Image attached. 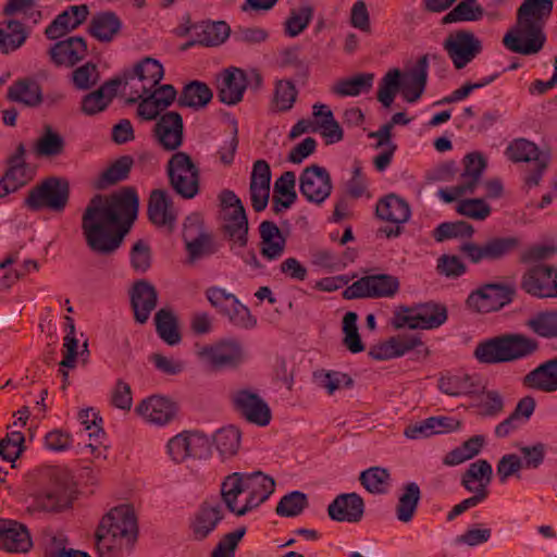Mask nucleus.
Instances as JSON below:
<instances>
[{"label": "nucleus", "instance_id": "c03bdc74", "mask_svg": "<svg viewBox=\"0 0 557 557\" xmlns=\"http://www.w3.org/2000/svg\"><path fill=\"white\" fill-rule=\"evenodd\" d=\"M421 495L420 486L416 482H408L401 486L395 507L396 518L400 522L408 523L413 519Z\"/></svg>", "mask_w": 557, "mask_h": 557}, {"label": "nucleus", "instance_id": "79ce46f5", "mask_svg": "<svg viewBox=\"0 0 557 557\" xmlns=\"http://www.w3.org/2000/svg\"><path fill=\"white\" fill-rule=\"evenodd\" d=\"M223 233L233 245L239 248L248 243V218L244 207L227 211L224 214Z\"/></svg>", "mask_w": 557, "mask_h": 557}, {"label": "nucleus", "instance_id": "473e14b6", "mask_svg": "<svg viewBox=\"0 0 557 557\" xmlns=\"http://www.w3.org/2000/svg\"><path fill=\"white\" fill-rule=\"evenodd\" d=\"M163 76L164 69L162 64L151 57H146L134 65L132 72H125L123 77L120 78L123 79L122 84L124 85H127L131 79L138 78L141 83L140 89H138L139 92H148L159 85Z\"/></svg>", "mask_w": 557, "mask_h": 557}, {"label": "nucleus", "instance_id": "69168bd1", "mask_svg": "<svg viewBox=\"0 0 557 557\" xmlns=\"http://www.w3.org/2000/svg\"><path fill=\"white\" fill-rule=\"evenodd\" d=\"M400 70L394 69L389 70L381 79L377 90V100L385 108H389L392 106L396 94L400 90Z\"/></svg>", "mask_w": 557, "mask_h": 557}, {"label": "nucleus", "instance_id": "c85d7f7f", "mask_svg": "<svg viewBox=\"0 0 557 557\" xmlns=\"http://www.w3.org/2000/svg\"><path fill=\"white\" fill-rule=\"evenodd\" d=\"M429 70V55L424 54L417 61L416 65L409 71L401 73L400 90L404 99L413 103L418 101L424 92Z\"/></svg>", "mask_w": 557, "mask_h": 557}, {"label": "nucleus", "instance_id": "052dcab7", "mask_svg": "<svg viewBox=\"0 0 557 557\" xmlns=\"http://www.w3.org/2000/svg\"><path fill=\"white\" fill-rule=\"evenodd\" d=\"M314 9L310 4H304L298 9H292L284 22V33L290 38L300 35L313 18Z\"/></svg>", "mask_w": 557, "mask_h": 557}, {"label": "nucleus", "instance_id": "72a5a7b5", "mask_svg": "<svg viewBox=\"0 0 557 557\" xmlns=\"http://www.w3.org/2000/svg\"><path fill=\"white\" fill-rule=\"evenodd\" d=\"M32 540L25 525L14 520L0 519V548L9 553H26Z\"/></svg>", "mask_w": 557, "mask_h": 557}, {"label": "nucleus", "instance_id": "dca6fc26", "mask_svg": "<svg viewBox=\"0 0 557 557\" xmlns=\"http://www.w3.org/2000/svg\"><path fill=\"white\" fill-rule=\"evenodd\" d=\"M332 189V178L325 168L311 164L300 173L299 191L308 202L322 205L330 197Z\"/></svg>", "mask_w": 557, "mask_h": 557}, {"label": "nucleus", "instance_id": "a211bd4d", "mask_svg": "<svg viewBox=\"0 0 557 557\" xmlns=\"http://www.w3.org/2000/svg\"><path fill=\"white\" fill-rule=\"evenodd\" d=\"M515 289L500 283H488L473 290L467 299L470 308L478 312L497 311L512 301Z\"/></svg>", "mask_w": 557, "mask_h": 557}, {"label": "nucleus", "instance_id": "338daca9", "mask_svg": "<svg viewBox=\"0 0 557 557\" xmlns=\"http://www.w3.org/2000/svg\"><path fill=\"white\" fill-rule=\"evenodd\" d=\"M308 505V497L305 493L293 491L281 498L275 512L281 517H297Z\"/></svg>", "mask_w": 557, "mask_h": 557}, {"label": "nucleus", "instance_id": "0eeeda50", "mask_svg": "<svg viewBox=\"0 0 557 557\" xmlns=\"http://www.w3.org/2000/svg\"><path fill=\"white\" fill-rule=\"evenodd\" d=\"M447 320V310L443 305L426 302L416 308L396 311L393 325L395 329L408 326L411 330H431L441 326Z\"/></svg>", "mask_w": 557, "mask_h": 557}, {"label": "nucleus", "instance_id": "a18cd8bd", "mask_svg": "<svg viewBox=\"0 0 557 557\" xmlns=\"http://www.w3.org/2000/svg\"><path fill=\"white\" fill-rule=\"evenodd\" d=\"M462 163V182L459 189L473 194L486 168V159L480 152H471L465 156Z\"/></svg>", "mask_w": 557, "mask_h": 557}, {"label": "nucleus", "instance_id": "6e6552de", "mask_svg": "<svg viewBox=\"0 0 557 557\" xmlns=\"http://www.w3.org/2000/svg\"><path fill=\"white\" fill-rule=\"evenodd\" d=\"M206 296L211 306L226 317L234 326L244 330H250L256 326L257 319L251 314L248 307L243 305L234 294L214 286L206 290Z\"/></svg>", "mask_w": 557, "mask_h": 557}, {"label": "nucleus", "instance_id": "4be33fe9", "mask_svg": "<svg viewBox=\"0 0 557 557\" xmlns=\"http://www.w3.org/2000/svg\"><path fill=\"white\" fill-rule=\"evenodd\" d=\"M183 117L178 112L170 111L159 119L153 127V136L158 144L166 151H174L183 145Z\"/></svg>", "mask_w": 557, "mask_h": 557}, {"label": "nucleus", "instance_id": "bb28decb", "mask_svg": "<svg viewBox=\"0 0 557 557\" xmlns=\"http://www.w3.org/2000/svg\"><path fill=\"white\" fill-rule=\"evenodd\" d=\"M177 408L173 401L162 396H150L143 399L135 408V412L144 421L154 425H165L176 416Z\"/></svg>", "mask_w": 557, "mask_h": 557}, {"label": "nucleus", "instance_id": "ea45409f", "mask_svg": "<svg viewBox=\"0 0 557 557\" xmlns=\"http://www.w3.org/2000/svg\"><path fill=\"white\" fill-rule=\"evenodd\" d=\"M231 28L227 23L202 22L194 27L195 39L186 46L199 45L203 47H216L222 45L230 36Z\"/></svg>", "mask_w": 557, "mask_h": 557}, {"label": "nucleus", "instance_id": "a19ab883", "mask_svg": "<svg viewBox=\"0 0 557 557\" xmlns=\"http://www.w3.org/2000/svg\"><path fill=\"white\" fill-rule=\"evenodd\" d=\"M122 28V21L113 11L95 14L89 23L88 33L101 42H111Z\"/></svg>", "mask_w": 557, "mask_h": 557}, {"label": "nucleus", "instance_id": "393cba45", "mask_svg": "<svg viewBox=\"0 0 557 557\" xmlns=\"http://www.w3.org/2000/svg\"><path fill=\"white\" fill-rule=\"evenodd\" d=\"M270 164L265 160L259 159L252 164L249 183L251 207L256 212H261L267 208L270 199Z\"/></svg>", "mask_w": 557, "mask_h": 557}, {"label": "nucleus", "instance_id": "9d476101", "mask_svg": "<svg viewBox=\"0 0 557 557\" xmlns=\"http://www.w3.org/2000/svg\"><path fill=\"white\" fill-rule=\"evenodd\" d=\"M25 157V145L20 143L15 151L7 158L5 170L0 178V198L17 191L34 178L35 171Z\"/></svg>", "mask_w": 557, "mask_h": 557}, {"label": "nucleus", "instance_id": "680f3d73", "mask_svg": "<svg viewBox=\"0 0 557 557\" xmlns=\"http://www.w3.org/2000/svg\"><path fill=\"white\" fill-rule=\"evenodd\" d=\"M313 379L319 387L326 389L329 395L342 388H351L355 383L350 375L339 371H315Z\"/></svg>", "mask_w": 557, "mask_h": 557}, {"label": "nucleus", "instance_id": "4468645a", "mask_svg": "<svg viewBox=\"0 0 557 557\" xmlns=\"http://www.w3.org/2000/svg\"><path fill=\"white\" fill-rule=\"evenodd\" d=\"M443 47L457 70L466 67L482 52V41L468 29L450 33Z\"/></svg>", "mask_w": 557, "mask_h": 557}, {"label": "nucleus", "instance_id": "4d7b16f0", "mask_svg": "<svg viewBox=\"0 0 557 557\" xmlns=\"http://www.w3.org/2000/svg\"><path fill=\"white\" fill-rule=\"evenodd\" d=\"M242 433L234 426L228 425L218 430L213 436V444L223 459L237 454L240 446Z\"/></svg>", "mask_w": 557, "mask_h": 557}, {"label": "nucleus", "instance_id": "2f4dec72", "mask_svg": "<svg viewBox=\"0 0 557 557\" xmlns=\"http://www.w3.org/2000/svg\"><path fill=\"white\" fill-rule=\"evenodd\" d=\"M148 218L158 227L173 231L176 223V212L172 199L165 190L154 189L151 191L148 201Z\"/></svg>", "mask_w": 557, "mask_h": 557}, {"label": "nucleus", "instance_id": "9b49d317", "mask_svg": "<svg viewBox=\"0 0 557 557\" xmlns=\"http://www.w3.org/2000/svg\"><path fill=\"white\" fill-rule=\"evenodd\" d=\"M135 96L127 99V103H136L137 115L145 121L157 120L176 99L177 91L171 84L158 85L148 92L134 91Z\"/></svg>", "mask_w": 557, "mask_h": 557}, {"label": "nucleus", "instance_id": "7c9ffc66", "mask_svg": "<svg viewBox=\"0 0 557 557\" xmlns=\"http://www.w3.org/2000/svg\"><path fill=\"white\" fill-rule=\"evenodd\" d=\"M438 388L448 396H474L485 391V384L479 374H453L438 380Z\"/></svg>", "mask_w": 557, "mask_h": 557}, {"label": "nucleus", "instance_id": "a878e982", "mask_svg": "<svg viewBox=\"0 0 557 557\" xmlns=\"http://www.w3.org/2000/svg\"><path fill=\"white\" fill-rule=\"evenodd\" d=\"M87 42L81 36H71L50 47L48 53L57 66L73 67L87 55Z\"/></svg>", "mask_w": 557, "mask_h": 557}, {"label": "nucleus", "instance_id": "6ab92c4d", "mask_svg": "<svg viewBox=\"0 0 557 557\" xmlns=\"http://www.w3.org/2000/svg\"><path fill=\"white\" fill-rule=\"evenodd\" d=\"M198 355L213 370L237 368L245 359L242 345L235 341H224L215 345L205 346Z\"/></svg>", "mask_w": 557, "mask_h": 557}, {"label": "nucleus", "instance_id": "f03ea898", "mask_svg": "<svg viewBox=\"0 0 557 557\" xmlns=\"http://www.w3.org/2000/svg\"><path fill=\"white\" fill-rule=\"evenodd\" d=\"M137 520L129 506L111 509L102 517L96 531V547L100 557H121L137 539Z\"/></svg>", "mask_w": 557, "mask_h": 557}, {"label": "nucleus", "instance_id": "4c0bfd02", "mask_svg": "<svg viewBox=\"0 0 557 557\" xmlns=\"http://www.w3.org/2000/svg\"><path fill=\"white\" fill-rule=\"evenodd\" d=\"M260 253L269 261L280 259L286 247V238L272 221H262L259 225Z\"/></svg>", "mask_w": 557, "mask_h": 557}, {"label": "nucleus", "instance_id": "5fc2aeb1", "mask_svg": "<svg viewBox=\"0 0 557 557\" xmlns=\"http://www.w3.org/2000/svg\"><path fill=\"white\" fill-rule=\"evenodd\" d=\"M245 473L234 472L227 475L221 484V497L226 508L237 516L240 507H237V497L247 492L245 487Z\"/></svg>", "mask_w": 557, "mask_h": 557}, {"label": "nucleus", "instance_id": "de8ad7c7", "mask_svg": "<svg viewBox=\"0 0 557 557\" xmlns=\"http://www.w3.org/2000/svg\"><path fill=\"white\" fill-rule=\"evenodd\" d=\"M134 160L131 156H122L111 163L96 180L97 189H107L128 177Z\"/></svg>", "mask_w": 557, "mask_h": 557}, {"label": "nucleus", "instance_id": "cd10ccee", "mask_svg": "<svg viewBox=\"0 0 557 557\" xmlns=\"http://www.w3.org/2000/svg\"><path fill=\"white\" fill-rule=\"evenodd\" d=\"M129 297L135 321L139 324L146 323L158 304L156 287L146 280L137 281L129 292Z\"/></svg>", "mask_w": 557, "mask_h": 557}, {"label": "nucleus", "instance_id": "3c124183", "mask_svg": "<svg viewBox=\"0 0 557 557\" xmlns=\"http://www.w3.org/2000/svg\"><path fill=\"white\" fill-rule=\"evenodd\" d=\"M27 38L28 32H26L22 22L9 21L5 24V29L0 24V51L3 54H9L21 48Z\"/></svg>", "mask_w": 557, "mask_h": 557}, {"label": "nucleus", "instance_id": "423d86ee", "mask_svg": "<svg viewBox=\"0 0 557 557\" xmlns=\"http://www.w3.org/2000/svg\"><path fill=\"white\" fill-rule=\"evenodd\" d=\"M166 173L170 185L184 199H191L199 193L200 172L190 156L177 151L168 161Z\"/></svg>", "mask_w": 557, "mask_h": 557}, {"label": "nucleus", "instance_id": "49530a36", "mask_svg": "<svg viewBox=\"0 0 557 557\" xmlns=\"http://www.w3.org/2000/svg\"><path fill=\"white\" fill-rule=\"evenodd\" d=\"M528 384L542 392L557 391V357L545 361L527 376Z\"/></svg>", "mask_w": 557, "mask_h": 557}, {"label": "nucleus", "instance_id": "f704fd0d", "mask_svg": "<svg viewBox=\"0 0 557 557\" xmlns=\"http://www.w3.org/2000/svg\"><path fill=\"white\" fill-rule=\"evenodd\" d=\"M7 99L26 108H37L44 102L40 84L30 76L14 81L8 88Z\"/></svg>", "mask_w": 557, "mask_h": 557}, {"label": "nucleus", "instance_id": "7ed1b4c3", "mask_svg": "<svg viewBox=\"0 0 557 557\" xmlns=\"http://www.w3.org/2000/svg\"><path fill=\"white\" fill-rule=\"evenodd\" d=\"M539 347L534 338L520 333H506L478 343L473 356L480 363H507L532 356Z\"/></svg>", "mask_w": 557, "mask_h": 557}, {"label": "nucleus", "instance_id": "aec40b11", "mask_svg": "<svg viewBox=\"0 0 557 557\" xmlns=\"http://www.w3.org/2000/svg\"><path fill=\"white\" fill-rule=\"evenodd\" d=\"M234 409L248 422L267 426L272 418L271 409L259 394L250 389H239L233 393Z\"/></svg>", "mask_w": 557, "mask_h": 557}, {"label": "nucleus", "instance_id": "20e7f679", "mask_svg": "<svg viewBox=\"0 0 557 557\" xmlns=\"http://www.w3.org/2000/svg\"><path fill=\"white\" fill-rule=\"evenodd\" d=\"M69 200V181L50 176L28 190L23 206L33 212L48 209L52 212L61 213L65 210Z\"/></svg>", "mask_w": 557, "mask_h": 557}, {"label": "nucleus", "instance_id": "603ef678", "mask_svg": "<svg viewBox=\"0 0 557 557\" xmlns=\"http://www.w3.org/2000/svg\"><path fill=\"white\" fill-rule=\"evenodd\" d=\"M525 326L540 337L557 339V310L536 312L525 321Z\"/></svg>", "mask_w": 557, "mask_h": 557}, {"label": "nucleus", "instance_id": "864d4df0", "mask_svg": "<svg viewBox=\"0 0 557 557\" xmlns=\"http://www.w3.org/2000/svg\"><path fill=\"white\" fill-rule=\"evenodd\" d=\"M154 323L158 335L168 345L175 346L181 342L177 320L170 309H160L154 315Z\"/></svg>", "mask_w": 557, "mask_h": 557}, {"label": "nucleus", "instance_id": "ddd939ff", "mask_svg": "<svg viewBox=\"0 0 557 557\" xmlns=\"http://www.w3.org/2000/svg\"><path fill=\"white\" fill-rule=\"evenodd\" d=\"M398 277L391 274L366 275L348 286L343 296L345 299L393 297L399 290Z\"/></svg>", "mask_w": 557, "mask_h": 557}, {"label": "nucleus", "instance_id": "5701e85b", "mask_svg": "<svg viewBox=\"0 0 557 557\" xmlns=\"http://www.w3.org/2000/svg\"><path fill=\"white\" fill-rule=\"evenodd\" d=\"M248 86L247 74L235 66L223 70L218 77V98L227 106L237 104L243 100Z\"/></svg>", "mask_w": 557, "mask_h": 557}, {"label": "nucleus", "instance_id": "0e129e2a", "mask_svg": "<svg viewBox=\"0 0 557 557\" xmlns=\"http://www.w3.org/2000/svg\"><path fill=\"white\" fill-rule=\"evenodd\" d=\"M359 481L372 494H384L389 484V472L385 468L372 467L360 473Z\"/></svg>", "mask_w": 557, "mask_h": 557}, {"label": "nucleus", "instance_id": "58836bf2", "mask_svg": "<svg viewBox=\"0 0 557 557\" xmlns=\"http://www.w3.org/2000/svg\"><path fill=\"white\" fill-rule=\"evenodd\" d=\"M223 518L222 507L219 504L210 505L209 503H203L195 513L190 524L193 537L197 541L207 539Z\"/></svg>", "mask_w": 557, "mask_h": 557}, {"label": "nucleus", "instance_id": "774afa93", "mask_svg": "<svg viewBox=\"0 0 557 557\" xmlns=\"http://www.w3.org/2000/svg\"><path fill=\"white\" fill-rule=\"evenodd\" d=\"M474 228L471 224L465 221L444 222L441 223L433 233L436 242H445L450 238L457 237H472Z\"/></svg>", "mask_w": 557, "mask_h": 557}, {"label": "nucleus", "instance_id": "412c9836", "mask_svg": "<svg viewBox=\"0 0 557 557\" xmlns=\"http://www.w3.org/2000/svg\"><path fill=\"white\" fill-rule=\"evenodd\" d=\"M522 289L539 298L557 297V268L537 264L522 276Z\"/></svg>", "mask_w": 557, "mask_h": 557}, {"label": "nucleus", "instance_id": "e433bc0d", "mask_svg": "<svg viewBox=\"0 0 557 557\" xmlns=\"http://www.w3.org/2000/svg\"><path fill=\"white\" fill-rule=\"evenodd\" d=\"M123 79L114 77L103 83L97 90L85 95L82 99L81 109L86 115H95L104 111L117 94Z\"/></svg>", "mask_w": 557, "mask_h": 557}, {"label": "nucleus", "instance_id": "2eb2a0df", "mask_svg": "<svg viewBox=\"0 0 557 557\" xmlns=\"http://www.w3.org/2000/svg\"><path fill=\"white\" fill-rule=\"evenodd\" d=\"M48 475L52 486L37 495V506L46 511H59L70 507L74 490L67 474L59 469H51Z\"/></svg>", "mask_w": 557, "mask_h": 557}, {"label": "nucleus", "instance_id": "bf43d9fd", "mask_svg": "<svg viewBox=\"0 0 557 557\" xmlns=\"http://www.w3.org/2000/svg\"><path fill=\"white\" fill-rule=\"evenodd\" d=\"M506 154L512 162L537 161L540 157L549 156L547 151H541L539 147L524 138L515 139L506 149Z\"/></svg>", "mask_w": 557, "mask_h": 557}, {"label": "nucleus", "instance_id": "1a4fd4ad", "mask_svg": "<svg viewBox=\"0 0 557 557\" xmlns=\"http://www.w3.org/2000/svg\"><path fill=\"white\" fill-rule=\"evenodd\" d=\"M520 240L513 236L491 237L482 244L467 242L460 245L459 251L472 263L498 261L513 252Z\"/></svg>", "mask_w": 557, "mask_h": 557}, {"label": "nucleus", "instance_id": "c9c22d12", "mask_svg": "<svg viewBox=\"0 0 557 557\" xmlns=\"http://www.w3.org/2000/svg\"><path fill=\"white\" fill-rule=\"evenodd\" d=\"M493 469L491 463L485 459H479L469 465L468 469L461 476L460 484L468 492L474 495L482 494V498L488 496L487 486L492 481Z\"/></svg>", "mask_w": 557, "mask_h": 557}, {"label": "nucleus", "instance_id": "f257e3e1", "mask_svg": "<svg viewBox=\"0 0 557 557\" xmlns=\"http://www.w3.org/2000/svg\"><path fill=\"white\" fill-rule=\"evenodd\" d=\"M138 207V195L133 187L109 197L94 196L82 216L87 247L98 256L113 255L137 219Z\"/></svg>", "mask_w": 557, "mask_h": 557}, {"label": "nucleus", "instance_id": "e2e57ef3", "mask_svg": "<svg viewBox=\"0 0 557 557\" xmlns=\"http://www.w3.org/2000/svg\"><path fill=\"white\" fill-rule=\"evenodd\" d=\"M553 8V0H524L517 10V17L529 18L544 25Z\"/></svg>", "mask_w": 557, "mask_h": 557}, {"label": "nucleus", "instance_id": "c756f323", "mask_svg": "<svg viewBox=\"0 0 557 557\" xmlns=\"http://www.w3.org/2000/svg\"><path fill=\"white\" fill-rule=\"evenodd\" d=\"M329 517L338 522H359L364 513V502L357 493L341 494L327 507Z\"/></svg>", "mask_w": 557, "mask_h": 557}, {"label": "nucleus", "instance_id": "13d9d810", "mask_svg": "<svg viewBox=\"0 0 557 557\" xmlns=\"http://www.w3.org/2000/svg\"><path fill=\"white\" fill-rule=\"evenodd\" d=\"M484 13L485 10L478 0H461L443 17V24L476 22L483 18Z\"/></svg>", "mask_w": 557, "mask_h": 557}, {"label": "nucleus", "instance_id": "6e6d98bb", "mask_svg": "<svg viewBox=\"0 0 557 557\" xmlns=\"http://www.w3.org/2000/svg\"><path fill=\"white\" fill-rule=\"evenodd\" d=\"M373 81L374 74L360 73L338 81L333 87V92L341 97H356L362 92H368L373 86Z\"/></svg>", "mask_w": 557, "mask_h": 557}, {"label": "nucleus", "instance_id": "f3484780", "mask_svg": "<svg viewBox=\"0 0 557 557\" xmlns=\"http://www.w3.org/2000/svg\"><path fill=\"white\" fill-rule=\"evenodd\" d=\"M168 453L174 462L187 458H206L210 453V441L200 432H182L168 442Z\"/></svg>", "mask_w": 557, "mask_h": 557}, {"label": "nucleus", "instance_id": "f8f14e48", "mask_svg": "<svg viewBox=\"0 0 557 557\" xmlns=\"http://www.w3.org/2000/svg\"><path fill=\"white\" fill-rule=\"evenodd\" d=\"M183 238L189 263L208 258L216 252L213 236L203 230L202 219L197 213L187 216L185 220Z\"/></svg>", "mask_w": 557, "mask_h": 557}, {"label": "nucleus", "instance_id": "39448f33", "mask_svg": "<svg viewBox=\"0 0 557 557\" xmlns=\"http://www.w3.org/2000/svg\"><path fill=\"white\" fill-rule=\"evenodd\" d=\"M546 42L544 25L529 18H516V24L503 38V45L511 52L532 55L539 53Z\"/></svg>", "mask_w": 557, "mask_h": 557}, {"label": "nucleus", "instance_id": "09e8293b", "mask_svg": "<svg viewBox=\"0 0 557 557\" xmlns=\"http://www.w3.org/2000/svg\"><path fill=\"white\" fill-rule=\"evenodd\" d=\"M212 96L213 94L207 84L194 81L182 89L177 104L182 108L200 109L211 101Z\"/></svg>", "mask_w": 557, "mask_h": 557}, {"label": "nucleus", "instance_id": "b1692460", "mask_svg": "<svg viewBox=\"0 0 557 557\" xmlns=\"http://www.w3.org/2000/svg\"><path fill=\"white\" fill-rule=\"evenodd\" d=\"M245 481L248 497L237 511V517L245 516L250 510L257 508L264 503L275 491V481L270 475L261 471L245 473Z\"/></svg>", "mask_w": 557, "mask_h": 557}, {"label": "nucleus", "instance_id": "8fccbe9b", "mask_svg": "<svg viewBox=\"0 0 557 557\" xmlns=\"http://www.w3.org/2000/svg\"><path fill=\"white\" fill-rule=\"evenodd\" d=\"M64 148V138L51 125H44L42 133L34 146L36 156L46 158L58 157L63 153Z\"/></svg>", "mask_w": 557, "mask_h": 557}, {"label": "nucleus", "instance_id": "37998d69", "mask_svg": "<svg viewBox=\"0 0 557 557\" xmlns=\"http://www.w3.org/2000/svg\"><path fill=\"white\" fill-rule=\"evenodd\" d=\"M375 212L381 220L395 224H404L411 216L408 202L395 194L381 198L376 203Z\"/></svg>", "mask_w": 557, "mask_h": 557}]
</instances>
